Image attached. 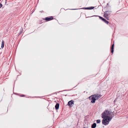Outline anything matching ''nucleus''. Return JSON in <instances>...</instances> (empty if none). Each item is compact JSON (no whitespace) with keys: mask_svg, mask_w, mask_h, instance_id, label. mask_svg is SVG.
Segmentation results:
<instances>
[{"mask_svg":"<svg viewBox=\"0 0 128 128\" xmlns=\"http://www.w3.org/2000/svg\"><path fill=\"white\" fill-rule=\"evenodd\" d=\"M112 112L108 110H106L102 114V124L105 125H108L113 116Z\"/></svg>","mask_w":128,"mask_h":128,"instance_id":"f257e3e1","label":"nucleus"},{"mask_svg":"<svg viewBox=\"0 0 128 128\" xmlns=\"http://www.w3.org/2000/svg\"><path fill=\"white\" fill-rule=\"evenodd\" d=\"M89 98L91 100V102L92 103H94L95 102V100H96L95 96L94 95H92L89 97Z\"/></svg>","mask_w":128,"mask_h":128,"instance_id":"f03ea898","label":"nucleus"},{"mask_svg":"<svg viewBox=\"0 0 128 128\" xmlns=\"http://www.w3.org/2000/svg\"><path fill=\"white\" fill-rule=\"evenodd\" d=\"M110 13V11H106L104 12V16L105 18L106 17L108 16L109 14Z\"/></svg>","mask_w":128,"mask_h":128,"instance_id":"7ed1b4c3","label":"nucleus"},{"mask_svg":"<svg viewBox=\"0 0 128 128\" xmlns=\"http://www.w3.org/2000/svg\"><path fill=\"white\" fill-rule=\"evenodd\" d=\"M53 19V17L52 16L49 17H46L45 18L44 20L46 21H49L52 20Z\"/></svg>","mask_w":128,"mask_h":128,"instance_id":"20e7f679","label":"nucleus"},{"mask_svg":"<svg viewBox=\"0 0 128 128\" xmlns=\"http://www.w3.org/2000/svg\"><path fill=\"white\" fill-rule=\"evenodd\" d=\"M94 95L96 100L98 99L102 96L101 95L99 94H94Z\"/></svg>","mask_w":128,"mask_h":128,"instance_id":"39448f33","label":"nucleus"},{"mask_svg":"<svg viewBox=\"0 0 128 128\" xmlns=\"http://www.w3.org/2000/svg\"><path fill=\"white\" fill-rule=\"evenodd\" d=\"M73 104H74V101L72 100H71L68 102V105L70 106H72L71 105Z\"/></svg>","mask_w":128,"mask_h":128,"instance_id":"423d86ee","label":"nucleus"},{"mask_svg":"<svg viewBox=\"0 0 128 128\" xmlns=\"http://www.w3.org/2000/svg\"><path fill=\"white\" fill-rule=\"evenodd\" d=\"M59 104H57L55 106V108L56 110H57L59 108Z\"/></svg>","mask_w":128,"mask_h":128,"instance_id":"0eeeda50","label":"nucleus"},{"mask_svg":"<svg viewBox=\"0 0 128 128\" xmlns=\"http://www.w3.org/2000/svg\"><path fill=\"white\" fill-rule=\"evenodd\" d=\"M96 126V124L95 123H94L92 125V128H95Z\"/></svg>","mask_w":128,"mask_h":128,"instance_id":"6e6552de","label":"nucleus"},{"mask_svg":"<svg viewBox=\"0 0 128 128\" xmlns=\"http://www.w3.org/2000/svg\"><path fill=\"white\" fill-rule=\"evenodd\" d=\"M4 46V42L3 40H2L1 45V48H2Z\"/></svg>","mask_w":128,"mask_h":128,"instance_id":"1a4fd4ad","label":"nucleus"},{"mask_svg":"<svg viewBox=\"0 0 128 128\" xmlns=\"http://www.w3.org/2000/svg\"><path fill=\"white\" fill-rule=\"evenodd\" d=\"M94 8V7H90V8H85L86 9H93Z\"/></svg>","mask_w":128,"mask_h":128,"instance_id":"9d476101","label":"nucleus"},{"mask_svg":"<svg viewBox=\"0 0 128 128\" xmlns=\"http://www.w3.org/2000/svg\"><path fill=\"white\" fill-rule=\"evenodd\" d=\"M114 47H112L111 48V52L112 53L114 52Z\"/></svg>","mask_w":128,"mask_h":128,"instance_id":"9b49d317","label":"nucleus"},{"mask_svg":"<svg viewBox=\"0 0 128 128\" xmlns=\"http://www.w3.org/2000/svg\"><path fill=\"white\" fill-rule=\"evenodd\" d=\"M100 120H97L96 121V123H100Z\"/></svg>","mask_w":128,"mask_h":128,"instance_id":"f8f14e48","label":"nucleus"},{"mask_svg":"<svg viewBox=\"0 0 128 128\" xmlns=\"http://www.w3.org/2000/svg\"><path fill=\"white\" fill-rule=\"evenodd\" d=\"M104 20H104V21L106 24H108V22L105 19Z\"/></svg>","mask_w":128,"mask_h":128,"instance_id":"ddd939ff","label":"nucleus"},{"mask_svg":"<svg viewBox=\"0 0 128 128\" xmlns=\"http://www.w3.org/2000/svg\"><path fill=\"white\" fill-rule=\"evenodd\" d=\"M100 17V18L101 19V20H103V21H104V20H105V19L104 18H103L102 17H101V16H100L99 17Z\"/></svg>","mask_w":128,"mask_h":128,"instance_id":"4468645a","label":"nucleus"},{"mask_svg":"<svg viewBox=\"0 0 128 128\" xmlns=\"http://www.w3.org/2000/svg\"><path fill=\"white\" fill-rule=\"evenodd\" d=\"M2 6V4H1L0 3V8H1Z\"/></svg>","mask_w":128,"mask_h":128,"instance_id":"2eb2a0df","label":"nucleus"},{"mask_svg":"<svg viewBox=\"0 0 128 128\" xmlns=\"http://www.w3.org/2000/svg\"><path fill=\"white\" fill-rule=\"evenodd\" d=\"M114 44H113L112 45V47H114Z\"/></svg>","mask_w":128,"mask_h":128,"instance_id":"dca6fc26","label":"nucleus"},{"mask_svg":"<svg viewBox=\"0 0 128 128\" xmlns=\"http://www.w3.org/2000/svg\"><path fill=\"white\" fill-rule=\"evenodd\" d=\"M25 96L24 95H22L21 96Z\"/></svg>","mask_w":128,"mask_h":128,"instance_id":"f3484780","label":"nucleus"},{"mask_svg":"<svg viewBox=\"0 0 128 128\" xmlns=\"http://www.w3.org/2000/svg\"><path fill=\"white\" fill-rule=\"evenodd\" d=\"M83 128H86V127H84Z\"/></svg>","mask_w":128,"mask_h":128,"instance_id":"a211bd4d","label":"nucleus"}]
</instances>
